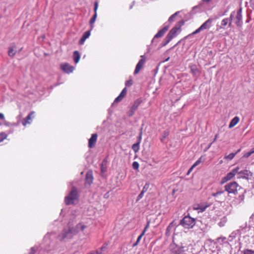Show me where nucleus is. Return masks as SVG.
<instances>
[{"mask_svg":"<svg viewBox=\"0 0 254 254\" xmlns=\"http://www.w3.org/2000/svg\"><path fill=\"white\" fill-rule=\"evenodd\" d=\"M86 227V225L83 223H79L75 227H73L71 223L69 222L68 227L63 230V232L59 235L57 239L60 241H67L79 232L83 231Z\"/></svg>","mask_w":254,"mask_h":254,"instance_id":"f257e3e1","label":"nucleus"},{"mask_svg":"<svg viewBox=\"0 0 254 254\" xmlns=\"http://www.w3.org/2000/svg\"><path fill=\"white\" fill-rule=\"evenodd\" d=\"M78 199L77 191L75 188L73 187L69 194L65 197L64 202L66 205L73 204Z\"/></svg>","mask_w":254,"mask_h":254,"instance_id":"f03ea898","label":"nucleus"},{"mask_svg":"<svg viewBox=\"0 0 254 254\" xmlns=\"http://www.w3.org/2000/svg\"><path fill=\"white\" fill-rule=\"evenodd\" d=\"M195 224V219L190 216H185L180 222V225H182L185 229L192 228Z\"/></svg>","mask_w":254,"mask_h":254,"instance_id":"7ed1b4c3","label":"nucleus"},{"mask_svg":"<svg viewBox=\"0 0 254 254\" xmlns=\"http://www.w3.org/2000/svg\"><path fill=\"white\" fill-rule=\"evenodd\" d=\"M239 188H240V187L236 182L228 183L225 186V190L227 191L228 193L234 194L237 193Z\"/></svg>","mask_w":254,"mask_h":254,"instance_id":"20e7f679","label":"nucleus"},{"mask_svg":"<svg viewBox=\"0 0 254 254\" xmlns=\"http://www.w3.org/2000/svg\"><path fill=\"white\" fill-rule=\"evenodd\" d=\"M180 31V28L179 27L175 26L169 32L168 35L166 37V44L169 43L171 40L175 37L178 34V33Z\"/></svg>","mask_w":254,"mask_h":254,"instance_id":"39448f33","label":"nucleus"},{"mask_svg":"<svg viewBox=\"0 0 254 254\" xmlns=\"http://www.w3.org/2000/svg\"><path fill=\"white\" fill-rule=\"evenodd\" d=\"M170 249L173 254H183L187 251L186 246H182L181 247H179L174 244L171 245Z\"/></svg>","mask_w":254,"mask_h":254,"instance_id":"423d86ee","label":"nucleus"},{"mask_svg":"<svg viewBox=\"0 0 254 254\" xmlns=\"http://www.w3.org/2000/svg\"><path fill=\"white\" fill-rule=\"evenodd\" d=\"M253 176V173L247 170H244L239 171H238V173H237V178L238 179H244L246 180H249Z\"/></svg>","mask_w":254,"mask_h":254,"instance_id":"0eeeda50","label":"nucleus"},{"mask_svg":"<svg viewBox=\"0 0 254 254\" xmlns=\"http://www.w3.org/2000/svg\"><path fill=\"white\" fill-rule=\"evenodd\" d=\"M235 22L238 27H240L243 25L242 8H240L237 12Z\"/></svg>","mask_w":254,"mask_h":254,"instance_id":"6e6552de","label":"nucleus"},{"mask_svg":"<svg viewBox=\"0 0 254 254\" xmlns=\"http://www.w3.org/2000/svg\"><path fill=\"white\" fill-rule=\"evenodd\" d=\"M61 67L62 69L66 73H71L74 70V66L67 63L61 64Z\"/></svg>","mask_w":254,"mask_h":254,"instance_id":"1a4fd4ad","label":"nucleus"},{"mask_svg":"<svg viewBox=\"0 0 254 254\" xmlns=\"http://www.w3.org/2000/svg\"><path fill=\"white\" fill-rule=\"evenodd\" d=\"M177 226V222L175 221H173L167 228L166 235L168 237L170 236L172 232L175 230Z\"/></svg>","mask_w":254,"mask_h":254,"instance_id":"9d476101","label":"nucleus"},{"mask_svg":"<svg viewBox=\"0 0 254 254\" xmlns=\"http://www.w3.org/2000/svg\"><path fill=\"white\" fill-rule=\"evenodd\" d=\"M141 57L142 59L139 60L137 65H136L135 69L134 71V73L135 74H137L140 71V69L142 68L145 63V59H143L142 56H141Z\"/></svg>","mask_w":254,"mask_h":254,"instance_id":"9b49d317","label":"nucleus"},{"mask_svg":"<svg viewBox=\"0 0 254 254\" xmlns=\"http://www.w3.org/2000/svg\"><path fill=\"white\" fill-rule=\"evenodd\" d=\"M141 57L142 59L139 60L137 65H136L135 69L134 71V73L135 74H137L140 71V69L142 68L145 63V59H143L142 56H141Z\"/></svg>","mask_w":254,"mask_h":254,"instance_id":"f8f14e48","label":"nucleus"},{"mask_svg":"<svg viewBox=\"0 0 254 254\" xmlns=\"http://www.w3.org/2000/svg\"><path fill=\"white\" fill-rule=\"evenodd\" d=\"M141 57L142 59L139 60L137 65H136L135 69L134 71V73L135 74H137L140 71V69L142 68L145 63V59H143L142 56H141Z\"/></svg>","mask_w":254,"mask_h":254,"instance_id":"ddd939ff","label":"nucleus"},{"mask_svg":"<svg viewBox=\"0 0 254 254\" xmlns=\"http://www.w3.org/2000/svg\"><path fill=\"white\" fill-rule=\"evenodd\" d=\"M141 57L142 59L139 60L137 65H136L135 69L134 71V73L135 74H137L140 71V69L142 68L145 63V59H143L142 56H141Z\"/></svg>","mask_w":254,"mask_h":254,"instance_id":"4468645a","label":"nucleus"},{"mask_svg":"<svg viewBox=\"0 0 254 254\" xmlns=\"http://www.w3.org/2000/svg\"><path fill=\"white\" fill-rule=\"evenodd\" d=\"M97 134L94 133L92 134L91 137L88 141V146L89 148H92L95 146L97 139Z\"/></svg>","mask_w":254,"mask_h":254,"instance_id":"2eb2a0df","label":"nucleus"},{"mask_svg":"<svg viewBox=\"0 0 254 254\" xmlns=\"http://www.w3.org/2000/svg\"><path fill=\"white\" fill-rule=\"evenodd\" d=\"M240 168L239 167H237L233 169L230 172L228 173L226 176L229 180H230L233 179L236 174H237Z\"/></svg>","mask_w":254,"mask_h":254,"instance_id":"dca6fc26","label":"nucleus"},{"mask_svg":"<svg viewBox=\"0 0 254 254\" xmlns=\"http://www.w3.org/2000/svg\"><path fill=\"white\" fill-rule=\"evenodd\" d=\"M212 21V18H209L200 26L201 29H202L203 30L209 28L211 26V23Z\"/></svg>","mask_w":254,"mask_h":254,"instance_id":"f3484780","label":"nucleus"},{"mask_svg":"<svg viewBox=\"0 0 254 254\" xmlns=\"http://www.w3.org/2000/svg\"><path fill=\"white\" fill-rule=\"evenodd\" d=\"M107 249V245H103L100 249L93 252L92 254H105Z\"/></svg>","mask_w":254,"mask_h":254,"instance_id":"a211bd4d","label":"nucleus"},{"mask_svg":"<svg viewBox=\"0 0 254 254\" xmlns=\"http://www.w3.org/2000/svg\"><path fill=\"white\" fill-rule=\"evenodd\" d=\"M34 112H31L28 116L27 117L24 119L22 121V125L24 126H26L27 124H30L31 122H30V120H31L32 118V115L34 114Z\"/></svg>","mask_w":254,"mask_h":254,"instance_id":"6ab92c4d","label":"nucleus"},{"mask_svg":"<svg viewBox=\"0 0 254 254\" xmlns=\"http://www.w3.org/2000/svg\"><path fill=\"white\" fill-rule=\"evenodd\" d=\"M169 26H165L163 29L159 30L155 35L154 38H158L162 37L165 32L168 30Z\"/></svg>","mask_w":254,"mask_h":254,"instance_id":"aec40b11","label":"nucleus"},{"mask_svg":"<svg viewBox=\"0 0 254 254\" xmlns=\"http://www.w3.org/2000/svg\"><path fill=\"white\" fill-rule=\"evenodd\" d=\"M16 47L15 45H12L9 48L8 55L11 57H13L16 53Z\"/></svg>","mask_w":254,"mask_h":254,"instance_id":"412c9836","label":"nucleus"},{"mask_svg":"<svg viewBox=\"0 0 254 254\" xmlns=\"http://www.w3.org/2000/svg\"><path fill=\"white\" fill-rule=\"evenodd\" d=\"M239 118L238 117H235L230 122L229 128H231L235 126H236L238 122H239Z\"/></svg>","mask_w":254,"mask_h":254,"instance_id":"4be33fe9","label":"nucleus"},{"mask_svg":"<svg viewBox=\"0 0 254 254\" xmlns=\"http://www.w3.org/2000/svg\"><path fill=\"white\" fill-rule=\"evenodd\" d=\"M190 71H191V73H192L194 75H197L198 74L199 70L196 65H195V64L190 65Z\"/></svg>","mask_w":254,"mask_h":254,"instance_id":"5701e85b","label":"nucleus"},{"mask_svg":"<svg viewBox=\"0 0 254 254\" xmlns=\"http://www.w3.org/2000/svg\"><path fill=\"white\" fill-rule=\"evenodd\" d=\"M224 192V190H218L215 193H213L212 194V196L214 197L217 199H221V195L223 194Z\"/></svg>","mask_w":254,"mask_h":254,"instance_id":"b1692460","label":"nucleus"},{"mask_svg":"<svg viewBox=\"0 0 254 254\" xmlns=\"http://www.w3.org/2000/svg\"><path fill=\"white\" fill-rule=\"evenodd\" d=\"M93 181V177L91 172H88L86 175V182L90 185Z\"/></svg>","mask_w":254,"mask_h":254,"instance_id":"393cba45","label":"nucleus"},{"mask_svg":"<svg viewBox=\"0 0 254 254\" xmlns=\"http://www.w3.org/2000/svg\"><path fill=\"white\" fill-rule=\"evenodd\" d=\"M80 58L79 53L77 51H75L73 53V59L75 64L78 63Z\"/></svg>","mask_w":254,"mask_h":254,"instance_id":"a878e982","label":"nucleus"},{"mask_svg":"<svg viewBox=\"0 0 254 254\" xmlns=\"http://www.w3.org/2000/svg\"><path fill=\"white\" fill-rule=\"evenodd\" d=\"M140 103H141V100L140 99H137L136 100H135L134 101V102L133 105L132 106V107H131V108H132V109H133V110L136 111Z\"/></svg>","mask_w":254,"mask_h":254,"instance_id":"bb28decb","label":"nucleus"},{"mask_svg":"<svg viewBox=\"0 0 254 254\" xmlns=\"http://www.w3.org/2000/svg\"><path fill=\"white\" fill-rule=\"evenodd\" d=\"M227 221V219L226 216H224L220 219V221L218 223V225L220 227H223L224 226Z\"/></svg>","mask_w":254,"mask_h":254,"instance_id":"cd10ccee","label":"nucleus"},{"mask_svg":"<svg viewBox=\"0 0 254 254\" xmlns=\"http://www.w3.org/2000/svg\"><path fill=\"white\" fill-rule=\"evenodd\" d=\"M228 21H229V18H226L223 19L221 21V25L220 28H224V27L228 24Z\"/></svg>","mask_w":254,"mask_h":254,"instance_id":"c85d7f7f","label":"nucleus"},{"mask_svg":"<svg viewBox=\"0 0 254 254\" xmlns=\"http://www.w3.org/2000/svg\"><path fill=\"white\" fill-rule=\"evenodd\" d=\"M236 154H237V152L231 153L229 154L228 155L225 156H224V159L231 160H232L234 158V157L235 156V155Z\"/></svg>","mask_w":254,"mask_h":254,"instance_id":"c756f323","label":"nucleus"},{"mask_svg":"<svg viewBox=\"0 0 254 254\" xmlns=\"http://www.w3.org/2000/svg\"><path fill=\"white\" fill-rule=\"evenodd\" d=\"M7 136V135L4 132L0 133V142H2Z\"/></svg>","mask_w":254,"mask_h":254,"instance_id":"7c9ffc66","label":"nucleus"},{"mask_svg":"<svg viewBox=\"0 0 254 254\" xmlns=\"http://www.w3.org/2000/svg\"><path fill=\"white\" fill-rule=\"evenodd\" d=\"M132 149L135 152H137L139 149V143L133 144L132 146Z\"/></svg>","mask_w":254,"mask_h":254,"instance_id":"2f4dec72","label":"nucleus"},{"mask_svg":"<svg viewBox=\"0 0 254 254\" xmlns=\"http://www.w3.org/2000/svg\"><path fill=\"white\" fill-rule=\"evenodd\" d=\"M243 254H254V250L246 249L243 251Z\"/></svg>","mask_w":254,"mask_h":254,"instance_id":"473e14b6","label":"nucleus"},{"mask_svg":"<svg viewBox=\"0 0 254 254\" xmlns=\"http://www.w3.org/2000/svg\"><path fill=\"white\" fill-rule=\"evenodd\" d=\"M90 35V31H87L84 32L82 37L85 39L86 40L89 38Z\"/></svg>","mask_w":254,"mask_h":254,"instance_id":"72a5a7b5","label":"nucleus"},{"mask_svg":"<svg viewBox=\"0 0 254 254\" xmlns=\"http://www.w3.org/2000/svg\"><path fill=\"white\" fill-rule=\"evenodd\" d=\"M149 187V183H146L145 185H144V186L143 187L141 191L144 192V193H145V192L147 191V190H148Z\"/></svg>","mask_w":254,"mask_h":254,"instance_id":"f704fd0d","label":"nucleus"},{"mask_svg":"<svg viewBox=\"0 0 254 254\" xmlns=\"http://www.w3.org/2000/svg\"><path fill=\"white\" fill-rule=\"evenodd\" d=\"M97 17V13H95L93 17L90 20V23L91 25H92L95 21Z\"/></svg>","mask_w":254,"mask_h":254,"instance_id":"c9c22d12","label":"nucleus"},{"mask_svg":"<svg viewBox=\"0 0 254 254\" xmlns=\"http://www.w3.org/2000/svg\"><path fill=\"white\" fill-rule=\"evenodd\" d=\"M127 88L125 87L123 89V90L122 91V92H121V93L120 94V95H121V96H122L123 98H124V97L126 96V95L127 94Z\"/></svg>","mask_w":254,"mask_h":254,"instance_id":"e433bc0d","label":"nucleus"},{"mask_svg":"<svg viewBox=\"0 0 254 254\" xmlns=\"http://www.w3.org/2000/svg\"><path fill=\"white\" fill-rule=\"evenodd\" d=\"M179 11L176 12V13H175L174 14H173V15H172L169 17V19H168V21H169V22H172V21H173L174 18L175 17V16H176V15H177V14H178V13H179Z\"/></svg>","mask_w":254,"mask_h":254,"instance_id":"4c0bfd02","label":"nucleus"},{"mask_svg":"<svg viewBox=\"0 0 254 254\" xmlns=\"http://www.w3.org/2000/svg\"><path fill=\"white\" fill-rule=\"evenodd\" d=\"M132 167L134 170H138L139 168V164L137 162H133L132 163Z\"/></svg>","mask_w":254,"mask_h":254,"instance_id":"58836bf2","label":"nucleus"},{"mask_svg":"<svg viewBox=\"0 0 254 254\" xmlns=\"http://www.w3.org/2000/svg\"><path fill=\"white\" fill-rule=\"evenodd\" d=\"M124 98L119 95L114 100V103H118L120 102Z\"/></svg>","mask_w":254,"mask_h":254,"instance_id":"ea45409f","label":"nucleus"},{"mask_svg":"<svg viewBox=\"0 0 254 254\" xmlns=\"http://www.w3.org/2000/svg\"><path fill=\"white\" fill-rule=\"evenodd\" d=\"M201 162V157L199 158L192 165V167H195L198 165Z\"/></svg>","mask_w":254,"mask_h":254,"instance_id":"a19ab883","label":"nucleus"},{"mask_svg":"<svg viewBox=\"0 0 254 254\" xmlns=\"http://www.w3.org/2000/svg\"><path fill=\"white\" fill-rule=\"evenodd\" d=\"M253 153V151H251V150L249 152H248L246 153L244 155V157L245 158H248L249 156H250Z\"/></svg>","mask_w":254,"mask_h":254,"instance_id":"79ce46f5","label":"nucleus"},{"mask_svg":"<svg viewBox=\"0 0 254 254\" xmlns=\"http://www.w3.org/2000/svg\"><path fill=\"white\" fill-rule=\"evenodd\" d=\"M205 208H206L205 207H197L194 208V209L198 210V212H203L205 210Z\"/></svg>","mask_w":254,"mask_h":254,"instance_id":"37998d69","label":"nucleus"},{"mask_svg":"<svg viewBox=\"0 0 254 254\" xmlns=\"http://www.w3.org/2000/svg\"><path fill=\"white\" fill-rule=\"evenodd\" d=\"M144 192L141 191V192L139 193V194L138 195L137 198L136 199V201L139 200L140 199H141L143 195H144Z\"/></svg>","mask_w":254,"mask_h":254,"instance_id":"c03bdc74","label":"nucleus"},{"mask_svg":"<svg viewBox=\"0 0 254 254\" xmlns=\"http://www.w3.org/2000/svg\"><path fill=\"white\" fill-rule=\"evenodd\" d=\"M125 84L127 86H130L132 84V80H128L126 81Z\"/></svg>","mask_w":254,"mask_h":254,"instance_id":"a18cd8bd","label":"nucleus"},{"mask_svg":"<svg viewBox=\"0 0 254 254\" xmlns=\"http://www.w3.org/2000/svg\"><path fill=\"white\" fill-rule=\"evenodd\" d=\"M228 181H229V180L228 179L227 177L225 176L224 178H223L221 180V184H223L225 183L226 182H227Z\"/></svg>","mask_w":254,"mask_h":254,"instance_id":"49530a36","label":"nucleus"},{"mask_svg":"<svg viewBox=\"0 0 254 254\" xmlns=\"http://www.w3.org/2000/svg\"><path fill=\"white\" fill-rule=\"evenodd\" d=\"M3 124H4L5 126H7V127L12 126V123H10V122H7V121H4V122H3Z\"/></svg>","mask_w":254,"mask_h":254,"instance_id":"de8ad7c7","label":"nucleus"},{"mask_svg":"<svg viewBox=\"0 0 254 254\" xmlns=\"http://www.w3.org/2000/svg\"><path fill=\"white\" fill-rule=\"evenodd\" d=\"M202 30H203L202 29H201V27L200 26L198 29H197L195 31H194L192 33V34H197V33H199V32H200Z\"/></svg>","mask_w":254,"mask_h":254,"instance_id":"09e8293b","label":"nucleus"},{"mask_svg":"<svg viewBox=\"0 0 254 254\" xmlns=\"http://www.w3.org/2000/svg\"><path fill=\"white\" fill-rule=\"evenodd\" d=\"M135 112V110H133L132 108H130V111L128 113L129 116H132L134 114Z\"/></svg>","mask_w":254,"mask_h":254,"instance_id":"8fccbe9b","label":"nucleus"},{"mask_svg":"<svg viewBox=\"0 0 254 254\" xmlns=\"http://www.w3.org/2000/svg\"><path fill=\"white\" fill-rule=\"evenodd\" d=\"M86 40L85 39H84L83 37H81L80 40H79V44L80 45H82L84 43L85 41Z\"/></svg>","mask_w":254,"mask_h":254,"instance_id":"3c124183","label":"nucleus"},{"mask_svg":"<svg viewBox=\"0 0 254 254\" xmlns=\"http://www.w3.org/2000/svg\"><path fill=\"white\" fill-rule=\"evenodd\" d=\"M238 198L240 200L239 203L243 201L244 199V195H240L238 196Z\"/></svg>","mask_w":254,"mask_h":254,"instance_id":"603ef678","label":"nucleus"},{"mask_svg":"<svg viewBox=\"0 0 254 254\" xmlns=\"http://www.w3.org/2000/svg\"><path fill=\"white\" fill-rule=\"evenodd\" d=\"M215 214L217 216H222V212L220 211H215Z\"/></svg>","mask_w":254,"mask_h":254,"instance_id":"864d4df0","label":"nucleus"},{"mask_svg":"<svg viewBox=\"0 0 254 254\" xmlns=\"http://www.w3.org/2000/svg\"><path fill=\"white\" fill-rule=\"evenodd\" d=\"M98 6V2H96L94 4V11H95V13H97Z\"/></svg>","mask_w":254,"mask_h":254,"instance_id":"5fc2aeb1","label":"nucleus"},{"mask_svg":"<svg viewBox=\"0 0 254 254\" xmlns=\"http://www.w3.org/2000/svg\"><path fill=\"white\" fill-rule=\"evenodd\" d=\"M234 13H235V12L233 11L232 12L231 14H230V18L229 19V21H232L233 19V17H234Z\"/></svg>","mask_w":254,"mask_h":254,"instance_id":"6e6d98bb","label":"nucleus"},{"mask_svg":"<svg viewBox=\"0 0 254 254\" xmlns=\"http://www.w3.org/2000/svg\"><path fill=\"white\" fill-rule=\"evenodd\" d=\"M143 233H141L137 238V240L136 241L138 242H139L141 239L142 238V237H143Z\"/></svg>","mask_w":254,"mask_h":254,"instance_id":"4d7b16f0","label":"nucleus"},{"mask_svg":"<svg viewBox=\"0 0 254 254\" xmlns=\"http://www.w3.org/2000/svg\"><path fill=\"white\" fill-rule=\"evenodd\" d=\"M35 250L34 248H31L30 252V254H34L35 253Z\"/></svg>","mask_w":254,"mask_h":254,"instance_id":"13d9d810","label":"nucleus"},{"mask_svg":"<svg viewBox=\"0 0 254 254\" xmlns=\"http://www.w3.org/2000/svg\"><path fill=\"white\" fill-rule=\"evenodd\" d=\"M218 136V134H216L215 135V137H214V139L213 141V142L212 143H210V146L212 144L213 142H215L216 141V140L217 139V137Z\"/></svg>","mask_w":254,"mask_h":254,"instance_id":"bf43d9fd","label":"nucleus"},{"mask_svg":"<svg viewBox=\"0 0 254 254\" xmlns=\"http://www.w3.org/2000/svg\"><path fill=\"white\" fill-rule=\"evenodd\" d=\"M4 116L2 113H0V119L4 120Z\"/></svg>","mask_w":254,"mask_h":254,"instance_id":"052dcab7","label":"nucleus"},{"mask_svg":"<svg viewBox=\"0 0 254 254\" xmlns=\"http://www.w3.org/2000/svg\"><path fill=\"white\" fill-rule=\"evenodd\" d=\"M194 167H192V166L191 167V168L189 170L187 175H189L192 170Z\"/></svg>","mask_w":254,"mask_h":254,"instance_id":"680f3d73","label":"nucleus"},{"mask_svg":"<svg viewBox=\"0 0 254 254\" xmlns=\"http://www.w3.org/2000/svg\"><path fill=\"white\" fill-rule=\"evenodd\" d=\"M149 225H150V221H147V223L145 227L148 229L149 227Z\"/></svg>","mask_w":254,"mask_h":254,"instance_id":"e2e57ef3","label":"nucleus"},{"mask_svg":"<svg viewBox=\"0 0 254 254\" xmlns=\"http://www.w3.org/2000/svg\"><path fill=\"white\" fill-rule=\"evenodd\" d=\"M147 228L145 227L144 230H143V232H142V233H143V235L145 234V233L146 231H147Z\"/></svg>","mask_w":254,"mask_h":254,"instance_id":"0e129e2a","label":"nucleus"},{"mask_svg":"<svg viewBox=\"0 0 254 254\" xmlns=\"http://www.w3.org/2000/svg\"><path fill=\"white\" fill-rule=\"evenodd\" d=\"M12 126H17V123H12Z\"/></svg>","mask_w":254,"mask_h":254,"instance_id":"69168bd1","label":"nucleus"},{"mask_svg":"<svg viewBox=\"0 0 254 254\" xmlns=\"http://www.w3.org/2000/svg\"><path fill=\"white\" fill-rule=\"evenodd\" d=\"M139 242L136 241V242L133 245V247H135L136 246H137L138 245Z\"/></svg>","mask_w":254,"mask_h":254,"instance_id":"338daca9","label":"nucleus"},{"mask_svg":"<svg viewBox=\"0 0 254 254\" xmlns=\"http://www.w3.org/2000/svg\"><path fill=\"white\" fill-rule=\"evenodd\" d=\"M228 24H229V26L230 27L232 24V21H229Z\"/></svg>","mask_w":254,"mask_h":254,"instance_id":"774afa93","label":"nucleus"}]
</instances>
